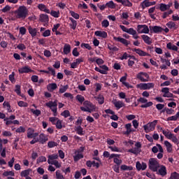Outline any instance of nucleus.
I'll return each mask as SVG.
<instances>
[{"instance_id": "1", "label": "nucleus", "mask_w": 179, "mask_h": 179, "mask_svg": "<svg viewBox=\"0 0 179 179\" xmlns=\"http://www.w3.org/2000/svg\"><path fill=\"white\" fill-rule=\"evenodd\" d=\"M15 18L19 20H25L29 16V10L25 6H20L18 9L14 11Z\"/></svg>"}, {"instance_id": "14", "label": "nucleus", "mask_w": 179, "mask_h": 179, "mask_svg": "<svg viewBox=\"0 0 179 179\" xmlns=\"http://www.w3.org/2000/svg\"><path fill=\"white\" fill-rule=\"evenodd\" d=\"M166 26L169 29H172L173 31H176L179 28V25L176 24L175 22L169 21L166 24Z\"/></svg>"}, {"instance_id": "2", "label": "nucleus", "mask_w": 179, "mask_h": 179, "mask_svg": "<svg viewBox=\"0 0 179 179\" xmlns=\"http://www.w3.org/2000/svg\"><path fill=\"white\" fill-rule=\"evenodd\" d=\"M83 106H81L80 108V110L81 111H83V112H87V113H92V112H94L96 110V106L94 105L91 101H85L83 102Z\"/></svg>"}, {"instance_id": "25", "label": "nucleus", "mask_w": 179, "mask_h": 179, "mask_svg": "<svg viewBox=\"0 0 179 179\" xmlns=\"http://www.w3.org/2000/svg\"><path fill=\"white\" fill-rule=\"evenodd\" d=\"M38 9L42 12H45L48 14L50 13V9L47 8L46 6L43 3L38 5Z\"/></svg>"}, {"instance_id": "47", "label": "nucleus", "mask_w": 179, "mask_h": 179, "mask_svg": "<svg viewBox=\"0 0 179 179\" xmlns=\"http://www.w3.org/2000/svg\"><path fill=\"white\" fill-rule=\"evenodd\" d=\"M47 161V158L45 156H39V157H38V159H36V164H40V163H43V162H45Z\"/></svg>"}, {"instance_id": "18", "label": "nucleus", "mask_w": 179, "mask_h": 179, "mask_svg": "<svg viewBox=\"0 0 179 179\" xmlns=\"http://www.w3.org/2000/svg\"><path fill=\"white\" fill-rule=\"evenodd\" d=\"M126 80H127V76H122V77H121L120 79V82L122 83V84L124 87H126L128 88V89H129V88H130V89L133 88V86L131 85L129 83L126 82Z\"/></svg>"}, {"instance_id": "56", "label": "nucleus", "mask_w": 179, "mask_h": 179, "mask_svg": "<svg viewBox=\"0 0 179 179\" xmlns=\"http://www.w3.org/2000/svg\"><path fill=\"white\" fill-rule=\"evenodd\" d=\"M169 179H179V173L176 171L171 173Z\"/></svg>"}, {"instance_id": "50", "label": "nucleus", "mask_w": 179, "mask_h": 179, "mask_svg": "<svg viewBox=\"0 0 179 179\" xmlns=\"http://www.w3.org/2000/svg\"><path fill=\"white\" fill-rule=\"evenodd\" d=\"M76 131L77 134H78L80 136L84 135V134H83V128L81 127V125H78L76 127Z\"/></svg>"}, {"instance_id": "54", "label": "nucleus", "mask_w": 179, "mask_h": 179, "mask_svg": "<svg viewBox=\"0 0 179 179\" xmlns=\"http://www.w3.org/2000/svg\"><path fill=\"white\" fill-rule=\"evenodd\" d=\"M31 113H32V114H34L36 117H38L41 115V110L39 109L34 110L33 108H31Z\"/></svg>"}, {"instance_id": "48", "label": "nucleus", "mask_w": 179, "mask_h": 179, "mask_svg": "<svg viewBox=\"0 0 179 179\" xmlns=\"http://www.w3.org/2000/svg\"><path fill=\"white\" fill-rule=\"evenodd\" d=\"M3 176L4 177H8L9 176L14 177L15 176V172L13 171H6L3 172Z\"/></svg>"}, {"instance_id": "44", "label": "nucleus", "mask_w": 179, "mask_h": 179, "mask_svg": "<svg viewBox=\"0 0 179 179\" xmlns=\"http://www.w3.org/2000/svg\"><path fill=\"white\" fill-rule=\"evenodd\" d=\"M14 92H15V94H17V95L22 96L21 86L20 85H15V89H14Z\"/></svg>"}, {"instance_id": "8", "label": "nucleus", "mask_w": 179, "mask_h": 179, "mask_svg": "<svg viewBox=\"0 0 179 179\" xmlns=\"http://www.w3.org/2000/svg\"><path fill=\"white\" fill-rule=\"evenodd\" d=\"M95 71L102 74V75H108V71H109V68L106 65H102L99 67L94 68Z\"/></svg>"}, {"instance_id": "13", "label": "nucleus", "mask_w": 179, "mask_h": 179, "mask_svg": "<svg viewBox=\"0 0 179 179\" xmlns=\"http://www.w3.org/2000/svg\"><path fill=\"white\" fill-rule=\"evenodd\" d=\"M38 31V28H34L31 26L28 27V32H29V34H31V36L32 38H34L37 36V34H40V32Z\"/></svg>"}, {"instance_id": "32", "label": "nucleus", "mask_w": 179, "mask_h": 179, "mask_svg": "<svg viewBox=\"0 0 179 179\" xmlns=\"http://www.w3.org/2000/svg\"><path fill=\"white\" fill-rule=\"evenodd\" d=\"M178 119H179V113H176V114L175 115L168 117L167 119H166V121L167 122L177 121Z\"/></svg>"}, {"instance_id": "3", "label": "nucleus", "mask_w": 179, "mask_h": 179, "mask_svg": "<svg viewBox=\"0 0 179 179\" xmlns=\"http://www.w3.org/2000/svg\"><path fill=\"white\" fill-rule=\"evenodd\" d=\"M149 169L153 172H157L159 168V163L156 158H150L148 162Z\"/></svg>"}, {"instance_id": "22", "label": "nucleus", "mask_w": 179, "mask_h": 179, "mask_svg": "<svg viewBox=\"0 0 179 179\" xmlns=\"http://www.w3.org/2000/svg\"><path fill=\"white\" fill-rule=\"evenodd\" d=\"M57 103H58V100L55 99V101H49L48 103H45V105H46V107L52 109L53 108L57 107Z\"/></svg>"}, {"instance_id": "37", "label": "nucleus", "mask_w": 179, "mask_h": 179, "mask_svg": "<svg viewBox=\"0 0 179 179\" xmlns=\"http://www.w3.org/2000/svg\"><path fill=\"white\" fill-rule=\"evenodd\" d=\"M159 10L161 12H166L167 10H169L168 9L167 4H165V3H163L159 4Z\"/></svg>"}, {"instance_id": "40", "label": "nucleus", "mask_w": 179, "mask_h": 179, "mask_svg": "<svg viewBox=\"0 0 179 179\" xmlns=\"http://www.w3.org/2000/svg\"><path fill=\"white\" fill-rule=\"evenodd\" d=\"M49 164L55 165V166L57 169H59L62 166V164L57 160H53V161L49 160Z\"/></svg>"}, {"instance_id": "57", "label": "nucleus", "mask_w": 179, "mask_h": 179, "mask_svg": "<svg viewBox=\"0 0 179 179\" xmlns=\"http://www.w3.org/2000/svg\"><path fill=\"white\" fill-rule=\"evenodd\" d=\"M153 106V102L152 101H148L145 103V104L141 105V108H148Z\"/></svg>"}, {"instance_id": "5", "label": "nucleus", "mask_w": 179, "mask_h": 179, "mask_svg": "<svg viewBox=\"0 0 179 179\" xmlns=\"http://www.w3.org/2000/svg\"><path fill=\"white\" fill-rule=\"evenodd\" d=\"M136 31L139 34H149L150 33L149 27L146 24H138Z\"/></svg>"}, {"instance_id": "7", "label": "nucleus", "mask_w": 179, "mask_h": 179, "mask_svg": "<svg viewBox=\"0 0 179 179\" xmlns=\"http://www.w3.org/2000/svg\"><path fill=\"white\" fill-rule=\"evenodd\" d=\"M158 120H155L151 122H148L147 124L143 125V129L145 131H147L148 130H150L151 131H154L155 129V127L157 124Z\"/></svg>"}, {"instance_id": "46", "label": "nucleus", "mask_w": 179, "mask_h": 179, "mask_svg": "<svg viewBox=\"0 0 179 179\" xmlns=\"http://www.w3.org/2000/svg\"><path fill=\"white\" fill-rule=\"evenodd\" d=\"M31 171V169H28L21 171V177L27 178L29 175Z\"/></svg>"}, {"instance_id": "4", "label": "nucleus", "mask_w": 179, "mask_h": 179, "mask_svg": "<svg viewBox=\"0 0 179 179\" xmlns=\"http://www.w3.org/2000/svg\"><path fill=\"white\" fill-rule=\"evenodd\" d=\"M155 87V83H139L136 85V88L140 90H149Z\"/></svg>"}, {"instance_id": "10", "label": "nucleus", "mask_w": 179, "mask_h": 179, "mask_svg": "<svg viewBox=\"0 0 179 179\" xmlns=\"http://www.w3.org/2000/svg\"><path fill=\"white\" fill-rule=\"evenodd\" d=\"M113 40L116 42H119L120 43H122V45H124L126 47H128L129 45H130V41L122 38L120 36L119 37H116V36H113Z\"/></svg>"}, {"instance_id": "15", "label": "nucleus", "mask_w": 179, "mask_h": 179, "mask_svg": "<svg viewBox=\"0 0 179 179\" xmlns=\"http://www.w3.org/2000/svg\"><path fill=\"white\" fill-rule=\"evenodd\" d=\"M131 51L134 52H136L137 55H139L140 57H148L149 56V54L139 48H133L131 49Z\"/></svg>"}, {"instance_id": "30", "label": "nucleus", "mask_w": 179, "mask_h": 179, "mask_svg": "<svg viewBox=\"0 0 179 179\" xmlns=\"http://www.w3.org/2000/svg\"><path fill=\"white\" fill-rule=\"evenodd\" d=\"M158 172L160 176H166L167 175V169L165 166H162L160 169L158 170Z\"/></svg>"}, {"instance_id": "55", "label": "nucleus", "mask_w": 179, "mask_h": 179, "mask_svg": "<svg viewBox=\"0 0 179 179\" xmlns=\"http://www.w3.org/2000/svg\"><path fill=\"white\" fill-rule=\"evenodd\" d=\"M69 14L71 15V16L74 18L75 20H79L80 18V15L78 13H75L73 10H70L69 11Z\"/></svg>"}, {"instance_id": "51", "label": "nucleus", "mask_w": 179, "mask_h": 179, "mask_svg": "<svg viewBox=\"0 0 179 179\" xmlns=\"http://www.w3.org/2000/svg\"><path fill=\"white\" fill-rule=\"evenodd\" d=\"M173 13V10H169L167 12H164L162 16V19H166L169 15Z\"/></svg>"}, {"instance_id": "31", "label": "nucleus", "mask_w": 179, "mask_h": 179, "mask_svg": "<svg viewBox=\"0 0 179 179\" xmlns=\"http://www.w3.org/2000/svg\"><path fill=\"white\" fill-rule=\"evenodd\" d=\"M76 155L73 156V161L75 162H78L79 160H80L81 159L84 158V155L82 153H79V152H76L75 153Z\"/></svg>"}, {"instance_id": "42", "label": "nucleus", "mask_w": 179, "mask_h": 179, "mask_svg": "<svg viewBox=\"0 0 179 179\" xmlns=\"http://www.w3.org/2000/svg\"><path fill=\"white\" fill-rule=\"evenodd\" d=\"M50 15H52V17H55V18H59V16H60V11L59 10H57V11H55V10H52L50 11Z\"/></svg>"}, {"instance_id": "6", "label": "nucleus", "mask_w": 179, "mask_h": 179, "mask_svg": "<svg viewBox=\"0 0 179 179\" xmlns=\"http://www.w3.org/2000/svg\"><path fill=\"white\" fill-rule=\"evenodd\" d=\"M136 78L142 83H148L149 81L150 76L146 72H139L136 75Z\"/></svg>"}, {"instance_id": "45", "label": "nucleus", "mask_w": 179, "mask_h": 179, "mask_svg": "<svg viewBox=\"0 0 179 179\" xmlns=\"http://www.w3.org/2000/svg\"><path fill=\"white\" fill-rule=\"evenodd\" d=\"M58 145V143L54 141H50L48 142V148H54Z\"/></svg>"}, {"instance_id": "58", "label": "nucleus", "mask_w": 179, "mask_h": 179, "mask_svg": "<svg viewBox=\"0 0 179 179\" xmlns=\"http://www.w3.org/2000/svg\"><path fill=\"white\" fill-rule=\"evenodd\" d=\"M61 116H63L64 118L70 117V111L69 110H64L62 113H61Z\"/></svg>"}, {"instance_id": "23", "label": "nucleus", "mask_w": 179, "mask_h": 179, "mask_svg": "<svg viewBox=\"0 0 179 179\" xmlns=\"http://www.w3.org/2000/svg\"><path fill=\"white\" fill-rule=\"evenodd\" d=\"M71 51V46L69 43H65L63 48V53L65 55H69Z\"/></svg>"}, {"instance_id": "26", "label": "nucleus", "mask_w": 179, "mask_h": 179, "mask_svg": "<svg viewBox=\"0 0 179 179\" xmlns=\"http://www.w3.org/2000/svg\"><path fill=\"white\" fill-rule=\"evenodd\" d=\"M166 48L172 51H176V52L178 51V47L176 46V45H173L172 43H168L166 44Z\"/></svg>"}, {"instance_id": "11", "label": "nucleus", "mask_w": 179, "mask_h": 179, "mask_svg": "<svg viewBox=\"0 0 179 179\" xmlns=\"http://www.w3.org/2000/svg\"><path fill=\"white\" fill-rule=\"evenodd\" d=\"M117 3H121L122 6L131 8L133 6V3L129 0H115Z\"/></svg>"}, {"instance_id": "28", "label": "nucleus", "mask_w": 179, "mask_h": 179, "mask_svg": "<svg viewBox=\"0 0 179 179\" xmlns=\"http://www.w3.org/2000/svg\"><path fill=\"white\" fill-rule=\"evenodd\" d=\"M164 145L166 147L167 152L171 153L173 151V145L169 141H164Z\"/></svg>"}, {"instance_id": "52", "label": "nucleus", "mask_w": 179, "mask_h": 179, "mask_svg": "<svg viewBox=\"0 0 179 179\" xmlns=\"http://www.w3.org/2000/svg\"><path fill=\"white\" fill-rule=\"evenodd\" d=\"M76 99L80 103H84V101L85 100V97L83 96H82L81 94H77L76 96Z\"/></svg>"}, {"instance_id": "33", "label": "nucleus", "mask_w": 179, "mask_h": 179, "mask_svg": "<svg viewBox=\"0 0 179 179\" xmlns=\"http://www.w3.org/2000/svg\"><path fill=\"white\" fill-rule=\"evenodd\" d=\"M58 157H59V156L57 154L49 155V156L48 157V164H49V161L53 162L54 160L57 159Z\"/></svg>"}, {"instance_id": "20", "label": "nucleus", "mask_w": 179, "mask_h": 179, "mask_svg": "<svg viewBox=\"0 0 179 179\" xmlns=\"http://www.w3.org/2000/svg\"><path fill=\"white\" fill-rule=\"evenodd\" d=\"M94 35L97 37H100L102 38H108V33L106 31H96L94 32Z\"/></svg>"}, {"instance_id": "39", "label": "nucleus", "mask_w": 179, "mask_h": 179, "mask_svg": "<svg viewBox=\"0 0 179 179\" xmlns=\"http://www.w3.org/2000/svg\"><path fill=\"white\" fill-rule=\"evenodd\" d=\"M80 47H81V48L86 49V50H87L89 51L92 50V46L89 43H82L80 44Z\"/></svg>"}, {"instance_id": "61", "label": "nucleus", "mask_w": 179, "mask_h": 179, "mask_svg": "<svg viewBox=\"0 0 179 179\" xmlns=\"http://www.w3.org/2000/svg\"><path fill=\"white\" fill-rule=\"evenodd\" d=\"M58 120H59V118L57 117H49V122H52V124L53 125H55Z\"/></svg>"}, {"instance_id": "49", "label": "nucleus", "mask_w": 179, "mask_h": 179, "mask_svg": "<svg viewBox=\"0 0 179 179\" xmlns=\"http://www.w3.org/2000/svg\"><path fill=\"white\" fill-rule=\"evenodd\" d=\"M69 89V85H66L64 86H62L59 89V94H64L65 93L67 90Z\"/></svg>"}, {"instance_id": "35", "label": "nucleus", "mask_w": 179, "mask_h": 179, "mask_svg": "<svg viewBox=\"0 0 179 179\" xmlns=\"http://www.w3.org/2000/svg\"><path fill=\"white\" fill-rule=\"evenodd\" d=\"M106 6L110 9H115L116 4L113 2V1H110L106 3Z\"/></svg>"}, {"instance_id": "43", "label": "nucleus", "mask_w": 179, "mask_h": 179, "mask_svg": "<svg viewBox=\"0 0 179 179\" xmlns=\"http://www.w3.org/2000/svg\"><path fill=\"white\" fill-rule=\"evenodd\" d=\"M108 49L110 50V51H113V52H117L119 51V48L117 47V46H115L112 44H108Z\"/></svg>"}, {"instance_id": "21", "label": "nucleus", "mask_w": 179, "mask_h": 179, "mask_svg": "<svg viewBox=\"0 0 179 179\" xmlns=\"http://www.w3.org/2000/svg\"><path fill=\"white\" fill-rule=\"evenodd\" d=\"M94 99L98 102L99 105H103L105 101V98L103 94H99L98 96H94Z\"/></svg>"}, {"instance_id": "9", "label": "nucleus", "mask_w": 179, "mask_h": 179, "mask_svg": "<svg viewBox=\"0 0 179 179\" xmlns=\"http://www.w3.org/2000/svg\"><path fill=\"white\" fill-rule=\"evenodd\" d=\"M149 28L150 31L155 34H160L164 31V28L160 26H150Z\"/></svg>"}, {"instance_id": "34", "label": "nucleus", "mask_w": 179, "mask_h": 179, "mask_svg": "<svg viewBox=\"0 0 179 179\" xmlns=\"http://www.w3.org/2000/svg\"><path fill=\"white\" fill-rule=\"evenodd\" d=\"M141 6L143 10H145L146 8H149L151 6L150 1H143L141 3Z\"/></svg>"}, {"instance_id": "38", "label": "nucleus", "mask_w": 179, "mask_h": 179, "mask_svg": "<svg viewBox=\"0 0 179 179\" xmlns=\"http://www.w3.org/2000/svg\"><path fill=\"white\" fill-rule=\"evenodd\" d=\"M34 129L33 128H28V131L27 132V138L31 139L33 138V134Z\"/></svg>"}, {"instance_id": "63", "label": "nucleus", "mask_w": 179, "mask_h": 179, "mask_svg": "<svg viewBox=\"0 0 179 179\" xmlns=\"http://www.w3.org/2000/svg\"><path fill=\"white\" fill-rule=\"evenodd\" d=\"M77 25H78V23H77V21L76 20L69 24V27L73 30H76Z\"/></svg>"}, {"instance_id": "12", "label": "nucleus", "mask_w": 179, "mask_h": 179, "mask_svg": "<svg viewBox=\"0 0 179 179\" xmlns=\"http://www.w3.org/2000/svg\"><path fill=\"white\" fill-rule=\"evenodd\" d=\"M32 72L33 70L29 66H22L18 69V73H20V74L29 73Z\"/></svg>"}, {"instance_id": "41", "label": "nucleus", "mask_w": 179, "mask_h": 179, "mask_svg": "<svg viewBox=\"0 0 179 179\" xmlns=\"http://www.w3.org/2000/svg\"><path fill=\"white\" fill-rule=\"evenodd\" d=\"M62 122L63 121L59 119L56 121L55 127L57 129L60 130L63 128Z\"/></svg>"}, {"instance_id": "60", "label": "nucleus", "mask_w": 179, "mask_h": 179, "mask_svg": "<svg viewBox=\"0 0 179 179\" xmlns=\"http://www.w3.org/2000/svg\"><path fill=\"white\" fill-rule=\"evenodd\" d=\"M3 107L4 108L7 109V110L8 111V113H11L12 110L10 108V104L9 103V102H4L3 103Z\"/></svg>"}, {"instance_id": "16", "label": "nucleus", "mask_w": 179, "mask_h": 179, "mask_svg": "<svg viewBox=\"0 0 179 179\" xmlns=\"http://www.w3.org/2000/svg\"><path fill=\"white\" fill-rule=\"evenodd\" d=\"M141 37L145 44L150 45L152 43V40L149 36L143 34Z\"/></svg>"}, {"instance_id": "29", "label": "nucleus", "mask_w": 179, "mask_h": 179, "mask_svg": "<svg viewBox=\"0 0 179 179\" xmlns=\"http://www.w3.org/2000/svg\"><path fill=\"white\" fill-rule=\"evenodd\" d=\"M39 20H41V22L42 23H47L49 22V17L46 14H41V16L39 17Z\"/></svg>"}, {"instance_id": "64", "label": "nucleus", "mask_w": 179, "mask_h": 179, "mask_svg": "<svg viewBox=\"0 0 179 179\" xmlns=\"http://www.w3.org/2000/svg\"><path fill=\"white\" fill-rule=\"evenodd\" d=\"M51 36V31L50 29H46L43 34L42 36L46 38Z\"/></svg>"}, {"instance_id": "17", "label": "nucleus", "mask_w": 179, "mask_h": 179, "mask_svg": "<svg viewBox=\"0 0 179 179\" xmlns=\"http://www.w3.org/2000/svg\"><path fill=\"white\" fill-rule=\"evenodd\" d=\"M38 140H39L38 142L41 144H45L48 141V137L44 133H41V134H39V139Z\"/></svg>"}, {"instance_id": "59", "label": "nucleus", "mask_w": 179, "mask_h": 179, "mask_svg": "<svg viewBox=\"0 0 179 179\" xmlns=\"http://www.w3.org/2000/svg\"><path fill=\"white\" fill-rule=\"evenodd\" d=\"M55 176L57 179H64V176L61 173L60 170H57L55 171Z\"/></svg>"}, {"instance_id": "27", "label": "nucleus", "mask_w": 179, "mask_h": 179, "mask_svg": "<svg viewBox=\"0 0 179 179\" xmlns=\"http://www.w3.org/2000/svg\"><path fill=\"white\" fill-rule=\"evenodd\" d=\"M127 152L129 153H132L135 155H138L141 152V149L138 148H134L129 149Z\"/></svg>"}, {"instance_id": "62", "label": "nucleus", "mask_w": 179, "mask_h": 179, "mask_svg": "<svg viewBox=\"0 0 179 179\" xmlns=\"http://www.w3.org/2000/svg\"><path fill=\"white\" fill-rule=\"evenodd\" d=\"M26 45L24 43L17 45V49L20 50V51H24L26 50Z\"/></svg>"}, {"instance_id": "19", "label": "nucleus", "mask_w": 179, "mask_h": 179, "mask_svg": "<svg viewBox=\"0 0 179 179\" xmlns=\"http://www.w3.org/2000/svg\"><path fill=\"white\" fill-rule=\"evenodd\" d=\"M58 86L57 83H49L46 86V89L50 92H53L55 90L57 89Z\"/></svg>"}, {"instance_id": "24", "label": "nucleus", "mask_w": 179, "mask_h": 179, "mask_svg": "<svg viewBox=\"0 0 179 179\" xmlns=\"http://www.w3.org/2000/svg\"><path fill=\"white\" fill-rule=\"evenodd\" d=\"M113 105L117 110L124 107L125 106L124 103L122 101H115L113 102Z\"/></svg>"}, {"instance_id": "36", "label": "nucleus", "mask_w": 179, "mask_h": 179, "mask_svg": "<svg viewBox=\"0 0 179 179\" xmlns=\"http://www.w3.org/2000/svg\"><path fill=\"white\" fill-rule=\"evenodd\" d=\"M120 169L122 171H132L134 169L132 166H127L126 164H122L120 166Z\"/></svg>"}, {"instance_id": "53", "label": "nucleus", "mask_w": 179, "mask_h": 179, "mask_svg": "<svg viewBox=\"0 0 179 179\" xmlns=\"http://www.w3.org/2000/svg\"><path fill=\"white\" fill-rule=\"evenodd\" d=\"M127 34L131 36H134L137 35V31L134 28H129L128 30L127 31Z\"/></svg>"}]
</instances>
